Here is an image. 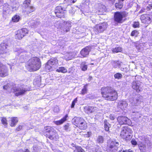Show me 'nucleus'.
Wrapping results in <instances>:
<instances>
[{
	"instance_id": "7ed1b4c3",
	"label": "nucleus",
	"mask_w": 152,
	"mask_h": 152,
	"mask_svg": "<svg viewBox=\"0 0 152 152\" xmlns=\"http://www.w3.org/2000/svg\"><path fill=\"white\" fill-rule=\"evenodd\" d=\"M12 86V88L13 90V92L15 95L17 96L23 95L29 90L28 86L23 84H18L17 86H15V87L13 85Z\"/></svg>"
},
{
	"instance_id": "6e6552de",
	"label": "nucleus",
	"mask_w": 152,
	"mask_h": 152,
	"mask_svg": "<svg viewBox=\"0 0 152 152\" xmlns=\"http://www.w3.org/2000/svg\"><path fill=\"white\" fill-rule=\"evenodd\" d=\"M66 7H62L61 6L57 7L55 11L56 16L60 18L64 17L66 14L64 11H66Z\"/></svg>"
},
{
	"instance_id": "603ef678",
	"label": "nucleus",
	"mask_w": 152,
	"mask_h": 152,
	"mask_svg": "<svg viewBox=\"0 0 152 152\" xmlns=\"http://www.w3.org/2000/svg\"><path fill=\"white\" fill-rule=\"evenodd\" d=\"M69 12L70 14L72 15H73L75 12V10H73L72 8H71V9L69 10Z\"/></svg>"
},
{
	"instance_id": "09e8293b",
	"label": "nucleus",
	"mask_w": 152,
	"mask_h": 152,
	"mask_svg": "<svg viewBox=\"0 0 152 152\" xmlns=\"http://www.w3.org/2000/svg\"><path fill=\"white\" fill-rule=\"evenodd\" d=\"M77 98H76L72 102L71 106V108H73L74 107L75 104L77 103Z\"/></svg>"
},
{
	"instance_id": "774afa93",
	"label": "nucleus",
	"mask_w": 152,
	"mask_h": 152,
	"mask_svg": "<svg viewBox=\"0 0 152 152\" xmlns=\"http://www.w3.org/2000/svg\"><path fill=\"white\" fill-rule=\"evenodd\" d=\"M76 1H77V0H72V3H75V2H76Z\"/></svg>"
},
{
	"instance_id": "a19ab883",
	"label": "nucleus",
	"mask_w": 152,
	"mask_h": 152,
	"mask_svg": "<svg viewBox=\"0 0 152 152\" xmlns=\"http://www.w3.org/2000/svg\"><path fill=\"white\" fill-rule=\"evenodd\" d=\"M122 75L120 73H117L115 74L114 75V77L115 78L117 79H120L122 77Z\"/></svg>"
},
{
	"instance_id": "9d476101",
	"label": "nucleus",
	"mask_w": 152,
	"mask_h": 152,
	"mask_svg": "<svg viewBox=\"0 0 152 152\" xmlns=\"http://www.w3.org/2000/svg\"><path fill=\"white\" fill-rule=\"evenodd\" d=\"M107 24L104 22L101 24L96 25L94 28V31L96 34L103 32L106 28Z\"/></svg>"
},
{
	"instance_id": "bb28decb",
	"label": "nucleus",
	"mask_w": 152,
	"mask_h": 152,
	"mask_svg": "<svg viewBox=\"0 0 152 152\" xmlns=\"http://www.w3.org/2000/svg\"><path fill=\"white\" fill-rule=\"evenodd\" d=\"M68 117V115H66L62 118L61 120L59 121H54V123L55 124L57 125H59L63 124L65 121L66 120V118Z\"/></svg>"
},
{
	"instance_id": "4468645a",
	"label": "nucleus",
	"mask_w": 152,
	"mask_h": 152,
	"mask_svg": "<svg viewBox=\"0 0 152 152\" xmlns=\"http://www.w3.org/2000/svg\"><path fill=\"white\" fill-rule=\"evenodd\" d=\"M140 19L142 23L149 24L152 20V16L148 14H143L141 15Z\"/></svg>"
},
{
	"instance_id": "f3484780",
	"label": "nucleus",
	"mask_w": 152,
	"mask_h": 152,
	"mask_svg": "<svg viewBox=\"0 0 152 152\" xmlns=\"http://www.w3.org/2000/svg\"><path fill=\"white\" fill-rule=\"evenodd\" d=\"M132 88L139 92L140 91L142 88V83L139 81L134 80L132 83Z\"/></svg>"
},
{
	"instance_id": "4d7b16f0",
	"label": "nucleus",
	"mask_w": 152,
	"mask_h": 152,
	"mask_svg": "<svg viewBox=\"0 0 152 152\" xmlns=\"http://www.w3.org/2000/svg\"><path fill=\"white\" fill-rule=\"evenodd\" d=\"M120 152H133L132 150L130 149H129L128 150H121L120 151Z\"/></svg>"
},
{
	"instance_id": "ddd939ff",
	"label": "nucleus",
	"mask_w": 152,
	"mask_h": 152,
	"mask_svg": "<svg viewBox=\"0 0 152 152\" xmlns=\"http://www.w3.org/2000/svg\"><path fill=\"white\" fill-rule=\"evenodd\" d=\"M28 32L27 29L26 28L18 30L15 32V38L16 39H20L28 33Z\"/></svg>"
},
{
	"instance_id": "2f4dec72",
	"label": "nucleus",
	"mask_w": 152,
	"mask_h": 152,
	"mask_svg": "<svg viewBox=\"0 0 152 152\" xmlns=\"http://www.w3.org/2000/svg\"><path fill=\"white\" fill-rule=\"evenodd\" d=\"M123 3L118 1L117 2H116L115 4V6L116 9H121L123 7Z\"/></svg>"
},
{
	"instance_id": "1a4fd4ad",
	"label": "nucleus",
	"mask_w": 152,
	"mask_h": 152,
	"mask_svg": "<svg viewBox=\"0 0 152 152\" xmlns=\"http://www.w3.org/2000/svg\"><path fill=\"white\" fill-rule=\"evenodd\" d=\"M128 14L127 12L125 11L115 12L114 17L115 21L118 23H122L123 18L127 16Z\"/></svg>"
},
{
	"instance_id": "864d4df0",
	"label": "nucleus",
	"mask_w": 152,
	"mask_h": 152,
	"mask_svg": "<svg viewBox=\"0 0 152 152\" xmlns=\"http://www.w3.org/2000/svg\"><path fill=\"white\" fill-rule=\"evenodd\" d=\"M10 63H9V64L10 65H12L15 64L16 61L15 59H12L10 60Z\"/></svg>"
},
{
	"instance_id": "8fccbe9b",
	"label": "nucleus",
	"mask_w": 152,
	"mask_h": 152,
	"mask_svg": "<svg viewBox=\"0 0 152 152\" xmlns=\"http://www.w3.org/2000/svg\"><path fill=\"white\" fill-rule=\"evenodd\" d=\"M91 132H88L87 133L84 134V136L85 137H89L91 134Z\"/></svg>"
},
{
	"instance_id": "412c9836",
	"label": "nucleus",
	"mask_w": 152,
	"mask_h": 152,
	"mask_svg": "<svg viewBox=\"0 0 152 152\" xmlns=\"http://www.w3.org/2000/svg\"><path fill=\"white\" fill-rule=\"evenodd\" d=\"M90 51V48L88 47H86L81 50L80 53L83 57H86L88 56Z\"/></svg>"
},
{
	"instance_id": "c85d7f7f",
	"label": "nucleus",
	"mask_w": 152,
	"mask_h": 152,
	"mask_svg": "<svg viewBox=\"0 0 152 152\" xmlns=\"http://www.w3.org/2000/svg\"><path fill=\"white\" fill-rule=\"evenodd\" d=\"M10 125L11 126H15L18 121V120L17 118H10Z\"/></svg>"
},
{
	"instance_id": "bf43d9fd",
	"label": "nucleus",
	"mask_w": 152,
	"mask_h": 152,
	"mask_svg": "<svg viewBox=\"0 0 152 152\" xmlns=\"http://www.w3.org/2000/svg\"><path fill=\"white\" fill-rule=\"evenodd\" d=\"M109 118L111 120H114L115 118V117L113 115H110Z\"/></svg>"
},
{
	"instance_id": "2eb2a0df",
	"label": "nucleus",
	"mask_w": 152,
	"mask_h": 152,
	"mask_svg": "<svg viewBox=\"0 0 152 152\" xmlns=\"http://www.w3.org/2000/svg\"><path fill=\"white\" fill-rule=\"evenodd\" d=\"M8 69L2 64L0 63V77H5L9 75Z\"/></svg>"
},
{
	"instance_id": "9b49d317",
	"label": "nucleus",
	"mask_w": 152,
	"mask_h": 152,
	"mask_svg": "<svg viewBox=\"0 0 152 152\" xmlns=\"http://www.w3.org/2000/svg\"><path fill=\"white\" fill-rule=\"evenodd\" d=\"M130 102L132 106H137L143 101V97L140 95H136L133 98L131 99Z\"/></svg>"
},
{
	"instance_id": "3c124183",
	"label": "nucleus",
	"mask_w": 152,
	"mask_h": 152,
	"mask_svg": "<svg viewBox=\"0 0 152 152\" xmlns=\"http://www.w3.org/2000/svg\"><path fill=\"white\" fill-rule=\"evenodd\" d=\"M139 26V23L138 22H135L133 24V26L134 28L138 27Z\"/></svg>"
},
{
	"instance_id": "37998d69",
	"label": "nucleus",
	"mask_w": 152,
	"mask_h": 152,
	"mask_svg": "<svg viewBox=\"0 0 152 152\" xmlns=\"http://www.w3.org/2000/svg\"><path fill=\"white\" fill-rule=\"evenodd\" d=\"M76 149L78 152H85L81 148V147L76 146Z\"/></svg>"
},
{
	"instance_id": "c03bdc74",
	"label": "nucleus",
	"mask_w": 152,
	"mask_h": 152,
	"mask_svg": "<svg viewBox=\"0 0 152 152\" xmlns=\"http://www.w3.org/2000/svg\"><path fill=\"white\" fill-rule=\"evenodd\" d=\"M107 121L106 120L104 122V127L105 131H108L109 130V127L107 124Z\"/></svg>"
},
{
	"instance_id": "79ce46f5",
	"label": "nucleus",
	"mask_w": 152,
	"mask_h": 152,
	"mask_svg": "<svg viewBox=\"0 0 152 152\" xmlns=\"http://www.w3.org/2000/svg\"><path fill=\"white\" fill-rule=\"evenodd\" d=\"M30 2V0H26L24 2L23 4L26 8L29 6Z\"/></svg>"
},
{
	"instance_id": "e433bc0d",
	"label": "nucleus",
	"mask_w": 152,
	"mask_h": 152,
	"mask_svg": "<svg viewBox=\"0 0 152 152\" xmlns=\"http://www.w3.org/2000/svg\"><path fill=\"white\" fill-rule=\"evenodd\" d=\"M11 8L12 9V11L16 10L18 9V8L19 7V5L18 4H11L10 5Z\"/></svg>"
},
{
	"instance_id": "423d86ee",
	"label": "nucleus",
	"mask_w": 152,
	"mask_h": 152,
	"mask_svg": "<svg viewBox=\"0 0 152 152\" xmlns=\"http://www.w3.org/2000/svg\"><path fill=\"white\" fill-rule=\"evenodd\" d=\"M132 132V131L131 129L127 126H124L122 128L120 135L126 140H129L132 137L131 134Z\"/></svg>"
},
{
	"instance_id": "69168bd1",
	"label": "nucleus",
	"mask_w": 152,
	"mask_h": 152,
	"mask_svg": "<svg viewBox=\"0 0 152 152\" xmlns=\"http://www.w3.org/2000/svg\"><path fill=\"white\" fill-rule=\"evenodd\" d=\"M14 152H24L22 150H19L17 151H15Z\"/></svg>"
},
{
	"instance_id": "4c0bfd02",
	"label": "nucleus",
	"mask_w": 152,
	"mask_h": 152,
	"mask_svg": "<svg viewBox=\"0 0 152 152\" xmlns=\"http://www.w3.org/2000/svg\"><path fill=\"white\" fill-rule=\"evenodd\" d=\"M26 10L27 12L30 13L34 10V8L33 7L29 6L26 8Z\"/></svg>"
},
{
	"instance_id": "49530a36",
	"label": "nucleus",
	"mask_w": 152,
	"mask_h": 152,
	"mask_svg": "<svg viewBox=\"0 0 152 152\" xmlns=\"http://www.w3.org/2000/svg\"><path fill=\"white\" fill-rule=\"evenodd\" d=\"M7 121L6 119L5 118H2L1 120L2 124L5 126H6L7 125Z\"/></svg>"
},
{
	"instance_id": "58836bf2",
	"label": "nucleus",
	"mask_w": 152,
	"mask_h": 152,
	"mask_svg": "<svg viewBox=\"0 0 152 152\" xmlns=\"http://www.w3.org/2000/svg\"><path fill=\"white\" fill-rule=\"evenodd\" d=\"M87 85H86L84 86L81 92V94L84 95L87 93Z\"/></svg>"
},
{
	"instance_id": "7c9ffc66",
	"label": "nucleus",
	"mask_w": 152,
	"mask_h": 152,
	"mask_svg": "<svg viewBox=\"0 0 152 152\" xmlns=\"http://www.w3.org/2000/svg\"><path fill=\"white\" fill-rule=\"evenodd\" d=\"M77 127L81 130H85L87 126L85 122L84 121L82 123L79 124Z\"/></svg>"
},
{
	"instance_id": "a211bd4d",
	"label": "nucleus",
	"mask_w": 152,
	"mask_h": 152,
	"mask_svg": "<svg viewBox=\"0 0 152 152\" xmlns=\"http://www.w3.org/2000/svg\"><path fill=\"white\" fill-rule=\"evenodd\" d=\"M84 110L86 113L89 114L96 112L98 111V108L96 107L88 106L85 107Z\"/></svg>"
},
{
	"instance_id": "4be33fe9",
	"label": "nucleus",
	"mask_w": 152,
	"mask_h": 152,
	"mask_svg": "<svg viewBox=\"0 0 152 152\" xmlns=\"http://www.w3.org/2000/svg\"><path fill=\"white\" fill-rule=\"evenodd\" d=\"M72 121L74 124L76 126L85 121L82 118L79 117H75L73 119Z\"/></svg>"
},
{
	"instance_id": "0eeeda50",
	"label": "nucleus",
	"mask_w": 152,
	"mask_h": 152,
	"mask_svg": "<svg viewBox=\"0 0 152 152\" xmlns=\"http://www.w3.org/2000/svg\"><path fill=\"white\" fill-rule=\"evenodd\" d=\"M145 142L140 143L138 146L141 152H146V149L152 145V143L148 137L145 138Z\"/></svg>"
},
{
	"instance_id": "680f3d73",
	"label": "nucleus",
	"mask_w": 152,
	"mask_h": 152,
	"mask_svg": "<svg viewBox=\"0 0 152 152\" xmlns=\"http://www.w3.org/2000/svg\"><path fill=\"white\" fill-rule=\"evenodd\" d=\"M99 6V11H102L103 10L101 9V7H102V8H103V7L104 8V6L102 5L101 4H100Z\"/></svg>"
},
{
	"instance_id": "20e7f679",
	"label": "nucleus",
	"mask_w": 152,
	"mask_h": 152,
	"mask_svg": "<svg viewBox=\"0 0 152 152\" xmlns=\"http://www.w3.org/2000/svg\"><path fill=\"white\" fill-rule=\"evenodd\" d=\"M43 132L47 137L51 140H56L58 138V135L56 131L51 127H45Z\"/></svg>"
},
{
	"instance_id": "0e129e2a",
	"label": "nucleus",
	"mask_w": 152,
	"mask_h": 152,
	"mask_svg": "<svg viewBox=\"0 0 152 152\" xmlns=\"http://www.w3.org/2000/svg\"><path fill=\"white\" fill-rule=\"evenodd\" d=\"M24 152H30L27 149H26Z\"/></svg>"
},
{
	"instance_id": "b1692460",
	"label": "nucleus",
	"mask_w": 152,
	"mask_h": 152,
	"mask_svg": "<svg viewBox=\"0 0 152 152\" xmlns=\"http://www.w3.org/2000/svg\"><path fill=\"white\" fill-rule=\"evenodd\" d=\"M128 105L127 103L125 101H120L118 103V106L122 110L126 108Z\"/></svg>"
},
{
	"instance_id": "f03ea898",
	"label": "nucleus",
	"mask_w": 152,
	"mask_h": 152,
	"mask_svg": "<svg viewBox=\"0 0 152 152\" xmlns=\"http://www.w3.org/2000/svg\"><path fill=\"white\" fill-rule=\"evenodd\" d=\"M40 59L37 57H33L30 59L27 63V67L30 72L39 70L41 66Z\"/></svg>"
},
{
	"instance_id": "f8f14e48",
	"label": "nucleus",
	"mask_w": 152,
	"mask_h": 152,
	"mask_svg": "<svg viewBox=\"0 0 152 152\" xmlns=\"http://www.w3.org/2000/svg\"><path fill=\"white\" fill-rule=\"evenodd\" d=\"M119 145V142L114 140L111 141L108 145L107 149V152H116L118 149V146Z\"/></svg>"
},
{
	"instance_id": "de8ad7c7",
	"label": "nucleus",
	"mask_w": 152,
	"mask_h": 152,
	"mask_svg": "<svg viewBox=\"0 0 152 152\" xmlns=\"http://www.w3.org/2000/svg\"><path fill=\"white\" fill-rule=\"evenodd\" d=\"M10 84L9 83H7L6 85L3 86V89L4 90H7L10 88Z\"/></svg>"
},
{
	"instance_id": "6e6d98bb",
	"label": "nucleus",
	"mask_w": 152,
	"mask_h": 152,
	"mask_svg": "<svg viewBox=\"0 0 152 152\" xmlns=\"http://www.w3.org/2000/svg\"><path fill=\"white\" fill-rule=\"evenodd\" d=\"M152 9V4H149L148 6L146 7V9L148 10H150L151 9Z\"/></svg>"
},
{
	"instance_id": "5701e85b",
	"label": "nucleus",
	"mask_w": 152,
	"mask_h": 152,
	"mask_svg": "<svg viewBox=\"0 0 152 152\" xmlns=\"http://www.w3.org/2000/svg\"><path fill=\"white\" fill-rule=\"evenodd\" d=\"M11 7L7 3L4 4L3 5V12L4 13L9 14L11 11Z\"/></svg>"
},
{
	"instance_id": "473e14b6",
	"label": "nucleus",
	"mask_w": 152,
	"mask_h": 152,
	"mask_svg": "<svg viewBox=\"0 0 152 152\" xmlns=\"http://www.w3.org/2000/svg\"><path fill=\"white\" fill-rule=\"evenodd\" d=\"M21 19L20 17L18 15H16L12 18V21L14 22H17Z\"/></svg>"
},
{
	"instance_id": "f704fd0d",
	"label": "nucleus",
	"mask_w": 152,
	"mask_h": 152,
	"mask_svg": "<svg viewBox=\"0 0 152 152\" xmlns=\"http://www.w3.org/2000/svg\"><path fill=\"white\" fill-rule=\"evenodd\" d=\"M33 152H40L41 148L40 146L38 145H35L33 147Z\"/></svg>"
},
{
	"instance_id": "dca6fc26",
	"label": "nucleus",
	"mask_w": 152,
	"mask_h": 152,
	"mask_svg": "<svg viewBox=\"0 0 152 152\" xmlns=\"http://www.w3.org/2000/svg\"><path fill=\"white\" fill-rule=\"evenodd\" d=\"M117 120L120 125L127 124L129 125L130 124V120L125 116H118L117 118Z\"/></svg>"
},
{
	"instance_id": "c756f323",
	"label": "nucleus",
	"mask_w": 152,
	"mask_h": 152,
	"mask_svg": "<svg viewBox=\"0 0 152 152\" xmlns=\"http://www.w3.org/2000/svg\"><path fill=\"white\" fill-rule=\"evenodd\" d=\"M56 71L58 72L65 73L67 72V69L64 67H59L58 69H56Z\"/></svg>"
},
{
	"instance_id": "f257e3e1",
	"label": "nucleus",
	"mask_w": 152,
	"mask_h": 152,
	"mask_svg": "<svg viewBox=\"0 0 152 152\" xmlns=\"http://www.w3.org/2000/svg\"><path fill=\"white\" fill-rule=\"evenodd\" d=\"M101 92L102 97L106 100L114 101L117 99V93L111 87H103L101 88Z\"/></svg>"
},
{
	"instance_id": "338daca9",
	"label": "nucleus",
	"mask_w": 152,
	"mask_h": 152,
	"mask_svg": "<svg viewBox=\"0 0 152 152\" xmlns=\"http://www.w3.org/2000/svg\"><path fill=\"white\" fill-rule=\"evenodd\" d=\"M125 0H118V1L121 2V3H123L124 1Z\"/></svg>"
},
{
	"instance_id": "393cba45",
	"label": "nucleus",
	"mask_w": 152,
	"mask_h": 152,
	"mask_svg": "<svg viewBox=\"0 0 152 152\" xmlns=\"http://www.w3.org/2000/svg\"><path fill=\"white\" fill-rule=\"evenodd\" d=\"M71 23L72 22L71 21H67L65 26V28L63 30L64 31L67 32L69 31L70 28L71 27Z\"/></svg>"
},
{
	"instance_id": "13d9d810",
	"label": "nucleus",
	"mask_w": 152,
	"mask_h": 152,
	"mask_svg": "<svg viewBox=\"0 0 152 152\" xmlns=\"http://www.w3.org/2000/svg\"><path fill=\"white\" fill-rule=\"evenodd\" d=\"M131 143L134 145H136L137 144V142L134 140H132L131 141Z\"/></svg>"
},
{
	"instance_id": "a878e982",
	"label": "nucleus",
	"mask_w": 152,
	"mask_h": 152,
	"mask_svg": "<svg viewBox=\"0 0 152 152\" xmlns=\"http://www.w3.org/2000/svg\"><path fill=\"white\" fill-rule=\"evenodd\" d=\"M111 64L113 67L116 68L118 67L119 68L121 66L122 62L118 61H112L111 62Z\"/></svg>"
},
{
	"instance_id": "e2e57ef3",
	"label": "nucleus",
	"mask_w": 152,
	"mask_h": 152,
	"mask_svg": "<svg viewBox=\"0 0 152 152\" xmlns=\"http://www.w3.org/2000/svg\"><path fill=\"white\" fill-rule=\"evenodd\" d=\"M136 48L138 50H140L141 49L139 47V45H136Z\"/></svg>"
},
{
	"instance_id": "a18cd8bd",
	"label": "nucleus",
	"mask_w": 152,
	"mask_h": 152,
	"mask_svg": "<svg viewBox=\"0 0 152 152\" xmlns=\"http://www.w3.org/2000/svg\"><path fill=\"white\" fill-rule=\"evenodd\" d=\"M138 34V31L136 30H134L132 31L131 35L132 36H135L137 37Z\"/></svg>"
},
{
	"instance_id": "c9c22d12",
	"label": "nucleus",
	"mask_w": 152,
	"mask_h": 152,
	"mask_svg": "<svg viewBox=\"0 0 152 152\" xmlns=\"http://www.w3.org/2000/svg\"><path fill=\"white\" fill-rule=\"evenodd\" d=\"M122 50V48L120 47H116L113 48L112 49V51L113 53H118L121 52Z\"/></svg>"
},
{
	"instance_id": "ea45409f",
	"label": "nucleus",
	"mask_w": 152,
	"mask_h": 152,
	"mask_svg": "<svg viewBox=\"0 0 152 152\" xmlns=\"http://www.w3.org/2000/svg\"><path fill=\"white\" fill-rule=\"evenodd\" d=\"M104 138L101 136H99L97 139V142L99 143H103L104 141Z\"/></svg>"
},
{
	"instance_id": "72a5a7b5",
	"label": "nucleus",
	"mask_w": 152,
	"mask_h": 152,
	"mask_svg": "<svg viewBox=\"0 0 152 152\" xmlns=\"http://www.w3.org/2000/svg\"><path fill=\"white\" fill-rule=\"evenodd\" d=\"M73 53L72 52L67 53L66 54V58L68 60H70L74 58V56L73 55Z\"/></svg>"
},
{
	"instance_id": "aec40b11",
	"label": "nucleus",
	"mask_w": 152,
	"mask_h": 152,
	"mask_svg": "<svg viewBox=\"0 0 152 152\" xmlns=\"http://www.w3.org/2000/svg\"><path fill=\"white\" fill-rule=\"evenodd\" d=\"M8 45L5 43H1L0 45V54H4L8 52Z\"/></svg>"
},
{
	"instance_id": "052dcab7",
	"label": "nucleus",
	"mask_w": 152,
	"mask_h": 152,
	"mask_svg": "<svg viewBox=\"0 0 152 152\" xmlns=\"http://www.w3.org/2000/svg\"><path fill=\"white\" fill-rule=\"evenodd\" d=\"M69 127V125L68 124L65 125L64 126V129L66 131H67Z\"/></svg>"
},
{
	"instance_id": "cd10ccee",
	"label": "nucleus",
	"mask_w": 152,
	"mask_h": 152,
	"mask_svg": "<svg viewBox=\"0 0 152 152\" xmlns=\"http://www.w3.org/2000/svg\"><path fill=\"white\" fill-rule=\"evenodd\" d=\"M80 68L82 71H85L87 70L88 66L86 62H83L80 65Z\"/></svg>"
},
{
	"instance_id": "6ab92c4d",
	"label": "nucleus",
	"mask_w": 152,
	"mask_h": 152,
	"mask_svg": "<svg viewBox=\"0 0 152 152\" xmlns=\"http://www.w3.org/2000/svg\"><path fill=\"white\" fill-rule=\"evenodd\" d=\"M16 51L20 53V57L19 60L22 63L24 62L27 57L26 53L24 52V50L20 48Z\"/></svg>"
},
{
	"instance_id": "5fc2aeb1",
	"label": "nucleus",
	"mask_w": 152,
	"mask_h": 152,
	"mask_svg": "<svg viewBox=\"0 0 152 152\" xmlns=\"http://www.w3.org/2000/svg\"><path fill=\"white\" fill-rule=\"evenodd\" d=\"M23 126L22 125H19L16 129V130L17 131H19L21 130L23 128Z\"/></svg>"
},
{
	"instance_id": "39448f33",
	"label": "nucleus",
	"mask_w": 152,
	"mask_h": 152,
	"mask_svg": "<svg viewBox=\"0 0 152 152\" xmlns=\"http://www.w3.org/2000/svg\"><path fill=\"white\" fill-rule=\"evenodd\" d=\"M58 61L56 58L48 61L45 66L46 69L50 72L55 70L58 66Z\"/></svg>"
}]
</instances>
